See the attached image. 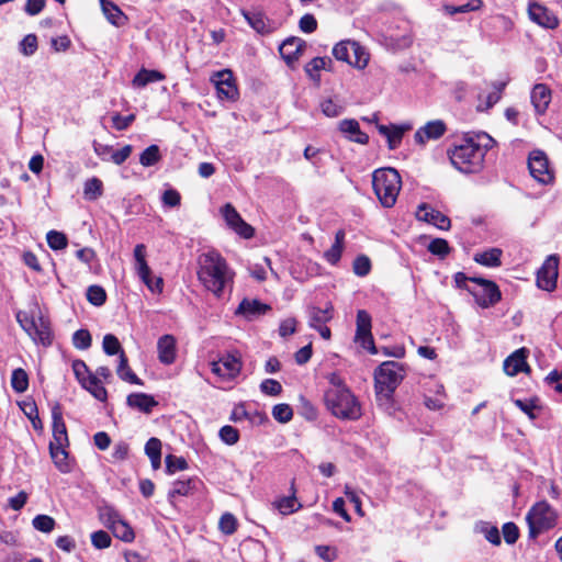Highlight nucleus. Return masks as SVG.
<instances>
[{
    "instance_id": "1",
    "label": "nucleus",
    "mask_w": 562,
    "mask_h": 562,
    "mask_svg": "<svg viewBox=\"0 0 562 562\" xmlns=\"http://www.w3.org/2000/svg\"><path fill=\"white\" fill-rule=\"evenodd\" d=\"M494 144V139L486 133L467 134L449 149V159L460 172H479L483 168L487 151Z\"/></svg>"
},
{
    "instance_id": "2",
    "label": "nucleus",
    "mask_w": 562,
    "mask_h": 562,
    "mask_svg": "<svg viewBox=\"0 0 562 562\" xmlns=\"http://www.w3.org/2000/svg\"><path fill=\"white\" fill-rule=\"evenodd\" d=\"M235 272L217 251H209L199 257L198 279L217 299L232 292Z\"/></svg>"
},
{
    "instance_id": "3",
    "label": "nucleus",
    "mask_w": 562,
    "mask_h": 562,
    "mask_svg": "<svg viewBox=\"0 0 562 562\" xmlns=\"http://www.w3.org/2000/svg\"><path fill=\"white\" fill-rule=\"evenodd\" d=\"M373 191L384 207H392L402 188V179L394 168H380L372 173Z\"/></svg>"
},
{
    "instance_id": "4",
    "label": "nucleus",
    "mask_w": 562,
    "mask_h": 562,
    "mask_svg": "<svg viewBox=\"0 0 562 562\" xmlns=\"http://www.w3.org/2000/svg\"><path fill=\"white\" fill-rule=\"evenodd\" d=\"M405 371L403 364L396 361L382 362L375 370V393L379 401H390L404 379Z\"/></svg>"
},
{
    "instance_id": "5",
    "label": "nucleus",
    "mask_w": 562,
    "mask_h": 562,
    "mask_svg": "<svg viewBox=\"0 0 562 562\" xmlns=\"http://www.w3.org/2000/svg\"><path fill=\"white\" fill-rule=\"evenodd\" d=\"M324 398L326 407L338 418L355 420L361 416L360 405L349 389L326 391Z\"/></svg>"
},
{
    "instance_id": "6",
    "label": "nucleus",
    "mask_w": 562,
    "mask_h": 562,
    "mask_svg": "<svg viewBox=\"0 0 562 562\" xmlns=\"http://www.w3.org/2000/svg\"><path fill=\"white\" fill-rule=\"evenodd\" d=\"M558 515L546 501L536 503L527 513L526 521L529 529V538L536 539L540 533L553 528Z\"/></svg>"
},
{
    "instance_id": "7",
    "label": "nucleus",
    "mask_w": 562,
    "mask_h": 562,
    "mask_svg": "<svg viewBox=\"0 0 562 562\" xmlns=\"http://www.w3.org/2000/svg\"><path fill=\"white\" fill-rule=\"evenodd\" d=\"M16 322L23 328V330L32 338L36 344L48 346L52 344V333L49 324L40 317L38 322L33 315L27 312L19 311L15 315Z\"/></svg>"
},
{
    "instance_id": "8",
    "label": "nucleus",
    "mask_w": 562,
    "mask_h": 562,
    "mask_svg": "<svg viewBox=\"0 0 562 562\" xmlns=\"http://www.w3.org/2000/svg\"><path fill=\"white\" fill-rule=\"evenodd\" d=\"M333 55L337 60L346 61L359 69H363L369 61L367 50L358 42L350 40L337 43L333 48Z\"/></svg>"
},
{
    "instance_id": "9",
    "label": "nucleus",
    "mask_w": 562,
    "mask_h": 562,
    "mask_svg": "<svg viewBox=\"0 0 562 562\" xmlns=\"http://www.w3.org/2000/svg\"><path fill=\"white\" fill-rule=\"evenodd\" d=\"M72 371L80 383L94 398L104 402L108 398V392L102 382L99 381L98 375L90 372L88 366L82 360H75L72 362Z\"/></svg>"
},
{
    "instance_id": "10",
    "label": "nucleus",
    "mask_w": 562,
    "mask_h": 562,
    "mask_svg": "<svg viewBox=\"0 0 562 562\" xmlns=\"http://www.w3.org/2000/svg\"><path fill=\"white\" fill-rule=\"evenodd\" d=\"M135 271L144 284L151 293H161L164 289V281L160 277L154 278L151 270L146 261V247L144 244H138L134 248Z\"/></svg>"
},
{
    "instance_id": "11",
    "label": "nucleus",
    "mask_w": 562,
    "mask_h": 562,
    "mask_svg": "<svg viewBox=\"0 0 562 562\" xmlns=\"http://www.w3.org/2000/svg\"><path fill=\"white\" fill-rule=\"evenodd\" d=\"M471 282L481 288V290L469 289V293L473 295L480 307L490 308L502 300V292L495 282L477 277H472Z\"/></svg>"
},
{
    "instance_id": "12",
    "label": "nucleus",
    "mask_w": 562,
    "mask_h": 562,
    "mask_svg": "<svg viewBox=\"0 0 562 562\" xmlns=\"http://www.w3.org/2000/svg\"><path fill=\"white\" fill-rule=\"evenodd\" d=\"M372 318L366 310H359L356 318L355 341L371 355H376L378 350L372 336Z\"/></svg>"
},
{
    "instance_id": "13",
    "label": "nucleus",
    "mask_w": 562,
    "mask_h": 562,
    "mask_svg": "<svg viewBox=\"0 0 562 562\" xmlns=\"http://www.w3.org/2000/svg\"><path fill=\"white\" fill-rule=\"evenodd\" d=\"M308 326L318 331L321 337L325 340H329L331 337L330 328L327 323L334 317V307L330 303L326 304V307L321 308L317 306H310L307 308Z\"/></svg>"
},
{
    "instance_id": "14",
    "label": "nucleus",
    "mask_w": 562,
    "mask_h": 562,
    "mask_svg": "<svg viewBox=\"0 0 562 562\" xmlns=\"http://www.w3.org/2000/svg\"><path fill=\"white\" fill-rule=\"evenodd\" d=\"M211 81L216 87L217 97L220 100H237L239 93L232 70L223 69L214 72L211 77Z\"/></svg>"
},
{
    "instance_id": "15",
    "label": "nucleus",
    "mask_w": 562,
    "mask_h": 562,
    "mask_svg": "<svg viewBox=\"0 0 562 562\" xmlns=\"http://www.w3.org/2000/svg\"><path fill=\"white\" fill-rule=\"evenodd\" d=\"M559 274V257L550 255L537 271V285L541 290L551 292L557 288Z\"/></svg>"
},
{
    "instance_id": "16",
    "label": "nucleus",
    "mask_w": 562,
    "mask_h": 562,
    "mask_svg": "<svg viewBox=\"0 0 562 562\" xmlns=\"http://www.w3.org/2000/svg\"><path fill=\"white\" fill-rule=\"evenodd\" d=\"M528 168L530 175L542 184H548L553 180V173L549 168L548 158L541 150L530 153Z\"/></svg>"
},
{
    "instance_id": "17",
    "label": "nucleus",
    "mask_w": 562,
    "mask_h": 562,
    "mask_svg": "<svg viewBox=\"0 0 562 562\" xmlns=\"http://www.w3.org/2000/svg\"><path fill=\"white\" fill-rule=\"evenodd\" d=\"M221 214L224 217L227 226L240 237L249 239L255 235V229L252 226L241 218L240 214L231 203H226L221 209Z\"/></svg>"
},
{
    "instance_id": "18",
    "label": "nucleus",
    "mask_w": 562,
    "mask_h": 562,
    "mask_svg": "<svg viewBox=\"0 0 562 562\" xmlns=\"http://www.w3.org/2000/svg\"><path fill=\"white\" fill-rule=\"evenodd\" d=\"M240 369V359L234 353H225L217 361L211 362L212 372L226 380L236 378Z\"/></svg>"
},
{
    "instance_id": "19",
    "label": "nucleus",
    "mask_w": 562,
    "mask_h": 562,
    "mask_svg": "<svg viewBox=\"0 0 562 562\" xmlns=\"http://www.w3.org/2000/svg\"><path fill=\"white\" fill-rule=\"evenodd\" d=\"M448 131L447 124L442 120L428 121L420 126L414 134V140L417 145L425 146L430 140L440 139Z\"/></svg>"
},
{
    "instance_id": "20",
    "label": "nucleus",
    "mask_w": 562,
    "mask_h": 562,
    "mask_svg": "<svg viewBox=\"0 0 562 562\" xmlns=\"http://www.w3.org/2000/svg\"><path fill=\"white\" fill-rule=\"evenodd\" d=\"M416 217L417 220L431 224L441 231L449 229L451 225L450 218L448 216L427 203H422L418 206Z\"/></svg>"
},
{
    "instance_id": "21",
    "label": "nucleus",
    "mask_w": 562,
    "mask_h": 562,
    "mask_svg": "<svg viewBox=\"0 0 562 562\" xmlns=\"http://www.w3.org/2000/svg\"><path fill=\"white\" fill-rule=\"evenodd\" d=\"M52 419H53V439L49 445L53 446H68L67 428L63 419V409L59 403H55L52 406Z\"/></svg>"
},
{
    "instance_id": "22",
    "label": "nucleus",
    "mask_w": 562,
    "mask_h": 562,
    "mask_svg": "<svg viewBox=\"0 0 562 562\" xmlns=\"http://www.w3.org/2000/svg\"><path fill=\"white\" fill-rule=\"evenodd\" d=\"M338 131L349 142L360 145H367L369 143L368 134L361 131L359 122L355 119H344L339 121Z\"/></svg>"
},
{
    "instance_id": "23",
    "label": "nucleus",
    "mask_w": 562,
    "mask_h": 562,
    "mask_svg": "<svg viewBox=\"0 0 562 562\" xmlns=\"http://www.w3.org/2000/svg\"><path fill=\"white\" fill-rule=\"evenodd\" d=\"M202 485V481L196 476L178 479L172 483L168 492V498L172 499L176 496H191L198 492Z\"/></svg>"
},
{
    "instance_id": "24",
    "label": "nucleus",
    "mask_w": 562,
    "mask_h": 562,
    "mask_svg": "<svg viewBox=\"0 0 562 562\" xmlns=\"http://www.w3.org/2000/svg\"><path fill=\"white\" fill-rule=\"evenodd\" d=\"M158 359L162 364L170 366L177 358V341L172 335H164L157 341Z\"/></svg>"
},
{
    "instance_id": "25",
    "label": "nucleus",
    "mask_w": 562,
    "mask_h": 562,
    "mask_svg": "<svg viewBox=\"0 0 562 562\" xmlns=\"http://www.w3.org/2000/svg\"><path fill=\"white\" fill-rule=\"evenodd\" d=\"M376 128H378V132L382 136L386 137L389 149L394 150V149H396L400 146L404 133L406 131L411 130L412 126L409 124H404V125H394V124L383 125V124H378Z\"/></svg>"
},
{
    "instance_id": "26",
    "label": "nucleus",
    "mask_w": 562,
    "mask_h": 562,
    "mask_svg": "<svg viewBox=\"0 0 562 562\" xmlns=\"http://www.w3.org/2000/svg\"><path fill=\"white\" fill-rule=\"evenodd\" d=\"M270 306L256 299H244L235 311L236 315L252 319L257 316L266 314Z\"/></svg>"
},
{
    "instance_id": "27",
    "label": "nucleus",
    "mask_w": 562,
    "mask_h": 562,
    "mask_svg": "<svg viewBox=\"0 0 562 562\" xmlns=\"http://www.w3.org/2000/svg\"><path fill=\"white\" fill-rule=\"evenodd\" d=\"M528 350L520 348L508 356L504 361V371L507 375L515 376L519 372L528 369L526 359Z\"/></svg>"
},
{
    "instance_id": "28",
    "label": "nucleus",
    "mask_w": 562,
    "mask_h": 562,
    "mask_svg": "<svg viewBox=\"0 0 562 562\" xmlns=\"http://www.w3.org/2000/svg\"><path fill=\"white\" fill-rule=\"evenodd\" d=\"M528 12L530 19L540 26L555 29L559 24L558 18L538 3L530 4Z\"/></svg>"
},
{
    "instance_id": "29",
    "label": "nucleus",
    "mask_w": 562,
    "mask_h": 562,
    "mask_svg": "<svg viewBox=\"0 0 562 562\" xmlns=\"http://www.w3.org/2000/svg\"><path fill=\"white\" fill-rule=\"evenodd\" d=\"M530 99L536 113L544 114L551 102V90L544 83H538L532 88Z\"/></svg>"
},
{
    "instance_id": "30",
    "label": "nucleus",
    "mask_w": 562,
    "mask_h": 562,
    "mask_svg": "<svg viewBox=\"0 0 562 562\" xmlns=\"http://www.w3.org/2000/svg\"><path fill=\"white\" fill-rule=\"evenodd\" d=\"M305 43L299 37L286 38L279 47L281 57L291 64L299 58L304 49Z\"/></svg>"
},
{
    "instance_id": "31",
    "label": "nucleus",
    "mask_w": 562,
    "mask_h": 562,
    "mask_svg": "<svg viewBox=\"0 0 562 562\" xmlns=\"http://www.w3.org/2000/svg\"><path fill=\"white\" fill-rule=\"evenodd\" d=\"M126 403L130 407L142 413L149 414L158 405L153 395L146 393H132L127 396Z\"/></svg>"
},
{
    "instance_id": "32",
    "label": "nucleus",
    "mask_w": 562,
    "mask_h": 562,
    "mask_svg": "<svg viewBox=\"0 0 562 562\" xmlns=\"http://www.w3.org/2000/svg\"><path fill=\"white\" fill-rule=\"evenodd\" d=\"M101 9L106 20L114 26H123L127 22V16L123 11L110 0H100Z\"/></svg>"
},
{
    "instance_id": "33",
    "label": "nucleus",
    "mask_w": 562,
    "mask_h": 562,
    "mask_svg": "<svg viewBox=\"0 0 562 562\" xmlns=\"http://www.w3.org/2000/svg\"><path fill=\"white\" fill-rule=\"evenodd\" d=\"M68 446H53L49 445V454L55 464V467L61 473H68L71 471V464L69 462Z\"/></svg>"
},
{
    "instance_id": "34",
    "label": "nucleus",
    "mask_w": 562,
    "mask_h": 562,
    "mask_svg": "<svg viewBox=\"0 0 562 562\" xmlns=\"http://www.w3.org/2000/svg\"><path fill=\"white\" fill-rule=\"evenodd\" d=\"M502 254L503 251L499 248H491L475 254L474 261L488 268L499 267Z\"/></svg>"
},
{
    "instance_id": "35",
    "label": "nucleus",
    "mask_w": 562,
    "mask_h": 562,
    "mask_svg": "<svg viewBox=\"0 0 562 562\" xmlns=\"http://www.w3.org/2000/svg\"><path fill=\"white\" fill-rule=\"evenodd\" d=\"M165 79V75L158 70L140 69L133 78L132 85L135 88H144L148 83L161 81Z\"/></svg>"
},
{
    "instance_id": "36",
    "label": "nucleus",
    "mask_w": 562,
    "mask_h": 562,
    "mask_svg": "<svg viewBox=\"0 0 562 562\" xmlns=\"http://www.w3.org/2000/svg\"><path fill=\"white\" fill-rule=\"evenodd\" d=\"M331 65V59L328 58V57H315L313 58L311 61H308L305 66V72L307 74V76L318 82L319 79H321V75H319V71L321 70H325V69H329Z\"/></svg>"
},
{
    "instance_id": "37",
    "label": "nucleus",
    "mask_w": 562,
    "mask_h": 562,
    "mask_svg": "<svg viewBox=\"0 0 562 562\" xmlns=\"http://www.w3.org/2000/svg\"><path fill=\"white\" fill-rule=\"evenodd\" d=\"M116 373L121 380L126 381L131 384H143L142 380L128 367V360L124 352H121L120 355Z\"/></svg>"
},
{
    "instance_id": "38",
    "label": "nucleus",
    "mask_w": 562,
    "mask_h": 562,
    "mask_svg": "<svg viewBox=\"0 0 562 562\" xmlns=\"http://www.w3.org/2000/svg\"><path fill=\"white\" fill-rule=\"evenodd\" d=\"M76 257L85 263L90 272L97 273L100 270V262L95 251L90 247H85L76 251Z\"/></svg>"
},
{
    "instance_id": "39",
    "label": "nucleus",
    "mask_w": 562,
    "mask_h": 562,
    "mask_svg": "<svg viewBox=\"0 0 562 562\" xmlns=\"http://www.w3.org/2000/svg\"><path fill=\"white\" fill-rule=\"evenodd\" d=\"M145 453L151 462L154 469H158L161 462V441L158 438H150L145 445Z\"/></svg>"
},
{
    "instance_id": "40",
    "label": "nucleus",
    "mask_w": 562,
    "mask_h": 562,
    "mask_svg": "<svg viewBox=\"0 0 562 562\" xmlns=\"http://www.w3.org/2000/svg\"><path fill=\"white\" fill-rule=\"evenodd\" d=\"M103 194V183L93 177L85 182L83 196L88 201H95Z\"/></svg>"
},
{
    "instance_id": "41",
    "label": "nucleus",
    "mask_w": 562,
    "mask_h": 562,
    "mask_svg": "<svg viewBox=\"0 0 562 562\" xmlns=\"http://www.w3.org/2000/svg\"><path fill=\"white\" fill-rule=\"evenodd\" d=\"M110 530L117 539L124 542H132L135 539V533L132 527L122 518L116 521Z\"/></svg>"
},
{
    "instance_id": "42",
    "label": "nucleus",
    "mask_w": 562,
    "mask_h": 562,
    "mask_svg": "<svg viewBox=\"0 0 562 562\" xmlns=\"http://www.w3.org/2000/svg\"><path fill=\"white\" fill-rule=\"evenodd\" d=\"M11 386L16 393H23L29 387V375L25 370L18 368L12 371Z\"/></svg>"
},
{
    "instance_id": "43",
    "label": "nucleus",
    "mask_w": 562,
    "mask_h": 562,
    "mask_svg": "<svg viewBox=\"0 0 562 562\" xmlns=\"http://www.w3.org/2000/svg\"><path fill=\"white\" fill-rule=\"evenodd\" d=\"M86 297L90 304L99 307L105 303L106 292L101 285L93 284L88 286Z\"/></svg>"
},
{
    "instance_id": "44",
    "label": "nucleus",
    "mask_w": 562,
    "mask_h": 562,
    "mask_svg": "<svg viewBox=\"0 0 562 562\" xmlns=\"http://www.w3.org/2000/svg\"><path fill=\"white\" fill-rule=\"evenodd\" d=\"M161 158L159 147L157 145H150L139 156V162L144 167H150L156 165Z\"/></svg>"
},
{
    "instance_id": "45",
    "label": "nucleus",
    "mask_w": 562,
    "mask_h": 562,
    "mask_svg": "<svg viewBox=\"0 0 562 562\" xmlns=\"http://www.w3.org/2000/svg\"><path fill=\"white\" fill-rule=\"evenodd\" d=\"M482 0H469L467 3L461 5H446L445 10L449 15H454L457 13H467L472 11H477L482 8Z\"/></svg>"
},
{
    "instance_id": "46",
    "label": "nucleus",
    "mask_w": 562,
    "mask_h": 562,
    "mask_svg": "<svg viewBox=\"0 0 562 562\" xmlns=\"http://www.w3.org/2000/svg\"><path fill=\"white\" fill-rule=\"evenodd\" d=\"M427 249L430 254L441 259L446 258L451 251L448 241L443 238H434L427 246Z\"/></svg>"
},
{
    "instance_id": "47",
    "label": "nucleus",
    "mask_w": 562,
    "mask_h": 562,
    "mask_svg": "<svg viewBox=\"0 0 562 562\" xmlns=\"http://www.w3.org/2000/svg\"><path fill=\"white\" fill-rule=\"evenodd\" d=\"M46 240H47L48 246L53 250L65 249L68 245V239H67L66 235L64 233L57 232V231H49L46 234Z\"/></svg>"
},
{
    "instance_id": "48",
    "label": "nucleus",
    "mask_w": 562,
    "mask_h": 562,
    "mask_svg": "<svg viewBox=\"0 0 562 562\" xmlns=\"http://www.w3.org/2000/svg\"><path fill=\"white\" fill-rule=\"evenodd\" d=\"M33 527L44 533H49L55 528V519L48 515H37L32 520Z\"/></svg>"
},
{
    "instance_id": "49",
    "label": "nucleus",
    "mask_w": 562,
    "mask_h": 562,
    "mask_svg": "<svg viewBox=\"0 0 562 562\" xmlns=\"http://www.w3.org/2000/svg\"><path fill=\"white\" fill-rule=\"evenodd\" d=\"M102 347L103 351L109 356H120L121 352H124L119 339L112 334H106L103 337Z\"/></svg>"
},
{
    "instance_id": "50",
    "label": "nucleus",
    "mask_w": 562,
    "mask_h": 562,
    "mask_svg": "<svg viewBox=\"0 0 562 562\" xmlns=\"http://www.w3.org/2000/svg\"><path fill=\"white\" fill-rule=\"evenodd\" d=\"M244 16L248 24L258 33H265L267 31V24L263 15L260 12H244Z\"/></svg>"
},
{
    "instance_id": "51",
    "label": "nucleus",
    "mask_w": 562,
    "mask_h": 562,
    "mask_svg": "<svg viewBox=\"0 0 562 562\" xmlns=\"http://www.w3.org/2000/svg\"><path fill=\"white\" fill-rule=\"evenodd\" d=\"M99 516L103 525L109 529H111L112 526L121 519V515L111 506L100 508Z\"/></svg>"
},
{
    "instance_id": "52",
    "label": "nucleus",
    "mask_w": 562,
    "mask_h": 562,
    "mask_svg": "<svg viewBox=\"0 0 562 562\" xmlns=\"http://www.w3.org/2000/svg\"><path fill=\"white\" fill-rule=\"evenodd\" d=\"M353 273L358 277H366L371 271V261L366 255H359L353 260Z\"/></svg>"
},
{
    "instance_id": "53",
    "label": "nucleus",
    "mask_w": 562,
    "mask_h": 562,
    "mask_svg": "<svg viewBox=\"0 0 562 562\" xmlns=\"http://www.w3.org/2000/svg\"><path fill=\"white\" fill-rule=\"evenodd\" d=\"M276 507L282 515H289L296 512L301 507V504L297 503L294 496H289L277 501Z\"/></svg>"
},
{
    "instance_id": "54",
    "label": "nucleus",
    "mask_w": 562,
    "mask_h": 562,
    "mask_svg": "<svg viewBox=\"0 0 562 562\" xmlns=\"http://www.w3.org/2000/svg\"><path fill=\"white\" fill-rule=\"evenodd\" d=\"M92 338L87 329H78L72 335V344L79 350H86L91 346Z\"/></svg>"
},
{
    "instance_id": "55",
    "label": "nucleus",
    "mask_w": 562,
    "mask_h": 562,
    "mask_svg": "<svg viewBox=\"0 0 562 562\" xmlns=\"http://www.w3.org/2000/svg\"><path fill=\"white\" fill-rule=\"evenodd\" d=\"M220 530L225 535H232L237 529V519L231 513H225L220 518L218 522Z\"/></svg>"
},
{
    "instance_id": "56",
    "label": "nucleus",
    "mask_w": 562,
    "mask_h": 562,
    "mask_svg": "<svg viewBox=\"0 0 562 562\" xmlns=\"http://www.w3.org/2000/svg\"><path fill=\"white\" fill-rule=\"evenodd\" d=\"M166 470L168 473L172 474L177 471H183L188 468V462L182 457H176L172 454H168L166 457Z\"/></svg>"
},
{
    "instance_id": "57",
    "label": "nucleus",
    "mask_w": 562,
    "mask_h": 562,
    "mask_svg": "<svg viewBox=\"0 0 562 562\" xmlns=\"http://www.w3.org/2000/svg\"><path fill=\"white\" fill-rule=\"evenodd\" d=\"M272 416L276 420L280 423H288L293 417V411L288 404H277L272 408Z\"/></svg>"
},
{
    "instance_id": "58",
    "label": "nucleus",
    "mask_w": 562,
    "mask_h": 562,
    "mask_svg": "<svg viewBox=\"0 0 562 562\" xmlns=\"http://www.w3.org/2000/svg\"><path fill=\"white\" fill-rule=\"evenodd\" d=\"M37 50V37L35 34H27L20 42V52L24 56H32Z\"/></svg>"
},
{
    "instance_id": "59",
    "label": "nucleus",
    "mask_w": 562,
    "mask_h": 562,
    "mask_svg": "<svg viewBox=\"0 0 562 562\" xmlns=\"http://www.w3.org/2000/svg\"><path fill=\"white\" fill-rule=\"evenodd\" d=\"M111 537L104 530H98L91 533V543L95 549H106L111 546Z\"/></svg>"
},
{
    "instance_id": "60",
    "label": "nucleus",
    "mask_w": 562,
    "mask_h": 562,
    "mask_svg": "<svg viewBox=\"0 0 562 562\" xmlns=\"http://www.w3.org/2000/svg\"><path fill=\"white\" fill-rule=\"evenodd\" d=\"M218 436L226 445H235L239 439L238 430L229 425H225L220 429Z\"/></svg>"
},
{
    "instance_id": "61",
    "label": "nucleus",
    "mask_w": 562,
    "mask_h": 562,
    "mask_svg": "<svg viewBox=\"0 0 562 562\" xmlns=\"http://www.w3.org/2000/svg\"><path fill=\"white\" fill-rule=\"evenodd\" d=\"M321 110L327 117H337L342 113L344 108L334 102L331 99H326L322 101Z\"/></svg>"
},
{
    "instance_id": "62",
    "label": "nucleus",
    "mask_w": 562,
    "mask_h": 562,
    "mask_svg": "<svg viewBox=\"0 0 562 562\" xmlns=\"http://www.w3.org/2000/svg\"><path fill=\"white\" fill-rule=\"evenodd\" d=\"M515 405L519 407L530 419H536L538 409L536 400H515Z\"/></svg>"
},
{
    "instance_id": "63",
    "label": "nucleus",
    "mask_w": 562,
    "mask_h": 562,
    "mask_svg": "<svg viewBox=\"0 0 562 562\" xmlns=\"http://www.w3.org/2000/svg\"><path fill=\"white\" fill-rule=\"evenodd\" d=\"M260 390L266 395L277 396L282 392V385L277 380L266 379L261 382Z\"/></svg>"
},
{
    "instance_id": "64",
    "label": "nucleus",
    "mask_w": 562,
    "mask_h": 562,
    "mask_svg": "<svg viewBox=\"0 0 562 562\" xmlns=\"http://www.w3.org/2000/svg\"><path fill=\"white\" fill-rule=\"evenodd\" d=\"M502 532L507 544H514L519 538V529L514 522L503 525Z\"/></svg>"
}]
</instances>
